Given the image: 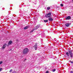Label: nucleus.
I'll use <instances>...</instances> for the list:
<instances>
[{"instance_id":"nucleus-3","label":"nucleus","mask_w":73,"mask_h":73,"mask_svg":"<svg viewBox=\"0 0 73 73\" xmlns=\"http://www.w3.org/2000/svg\"><path fill=\"white\" fill-rule=\"evenodd\" d=\"M68 52L69 53V54L70 56L71 57H73V53H72V51L70 50L68 51Z\"/></svg>"},{"instance_id":"nucleus-15","label":"nucleus","mask_w":73,"mask_h":73,"mask_svg":"<svg viewBox=\"0 0 73 73\" xmlns=\"http://www.w3.org/2000/svg\"><path fill=\"white\" fill-rule=\"evenodd\" d=\"M52 72H55V71H56V69H53L52 70Z\"/></svg>"},{"instance_id":"nucleus-14","label":"nucleus","mask_w":73,"mask_h":73,"mask_svg":"<svg viewBox=\"0 0 73 73\" xmlns=\"http://www.w3.org/2000/svg\"><path fill=\"white\" fill-rule=\"evenodd\" d=\"M34 31H35V30L34 29H33L32 30L30 31V33H32V32H33Z\"/></svg>"},{"instance_id":"nucleus-20","label":"nucleus","mask_w":73,"mask_h":73,"mask_svg":"<svg viewBox=\"0 0 73 73\" xmlns=\"http://www.w3.org/2000/svg\"><path fill=\"white\" fill-rule=\"evenodd\" d=\"M1 70H2V68H0V72H1Z\"/></svg>"},{"instance_id":"nucleus-27","label":"nucleus","mask_w":73,"mask_h":73,"mask_svg":"<svg viewBox=\"0 0 73 73\" xmlns=\"http://www.w3.org/2000/svg\"><path fill=\"white\" fill-rule=\"evenodd\" d=\"M17 41H18V40H17Z\"/></svg>"},{"instance_id":"nucleus-13","label":"nucleus","mask_w":73,"mask_h":73,"mask_svg":"<svg viewBox=\"0 0 73 73\" xmlns=\"http://www.w3.org/2000/svg\"><path fill=\"white\" fill-rule=\"evenodd\" d=\"M44 23H47L48 21V20H44Z\"/></svg>"},{"instance_id":"nucleus-10","label":"nucleus","mask_w":73,"mask_h":73,"mask_svg":"<svg viewBox=\"0 0 73 73\" xmlns=\"http://www.w3.org/2000/svg\"><path fill=\"white\" fill-rule=\"evenodd\" d=\"M12 43H13V42H12V40L9 41V45L12 44Z\"/></svg>"},{"instance_id":"nucleus-19","label":"nucleus","mask_w":73,"mask_h":73,"mask_svg":"<svg viewBox=\"0 0 73 73\" xmlns=\"http://www.w3.org/2000/svg\"><path fill=\"white\" fill-rule=\"evenodd\" d=\"M46 73H49V71L48 70L46 72Z\"/></svg>"},{"instance_id":"nucleus-22","label":"nucleus","mask_w":73,"mask_h":73,"mask_svg":"<svg viewBox=\"0 0 73 73\" xmlns=\"http://www.w3.org/2000/svg\"><path fill=\"white\" fill-rule=\"evenodd\" d=\"M70 62H71V63L72 64H73V61H70Z\"/></svg>"},{"instance_id":"nucleus-18","label":"nucleus","mask_w":73,"mask_h":73,"mask_svg":"<svg viewBox=\"0 0 73 73\" xmlns=\"http://www.w3.org/2000/svg\"><path fill=\"white\" fill-rule=\"evenodd\" d=\"M2 63H3V61H1L0 62V65L1 64H2Z\"/></svg>"},{"instance_id":"nucleus-11","label":"nucleus","mask_w":73,"mask_h":73,"mask_svg":"<svg viewBox=\"0 0 73 73\" xmlns=\"http://www.w3.org/2000/svg\"><path fill=\"white\" fill-rule=\"evenodd\" d=\"M66 55H67V57H69V53L68 52H66Z\"/></svg>"},{"instance_id":"nucleus-1","label":"nucleus","mask_w":73,"mask_h":73,"mask_svg":"<svg viewBox=\"0 0 73 73\" xmlns=\"http://www.w3.org/2000/svg\"><path fill=\"white\" fill-rule=\"evenodd\" d=\"M29 52V49H28V48H26L23 50V53L24 54H27Z\"/></svg>"},{"instance_id":"nucleus-17","label":"nucleus","mask_w":73,"mask_h":73,"mask_svg":"<svg viewBox=\"0 0 73 73\" xmlns=\"http://www.w3.org/2000/svg\"><path fill=\"white\" fill-rule=\"evenodd\" d=\"M60 5L61 7H63L64 6V5L62 4H60Z\"/></svg>"},{"instance_id":"nucleus-6","label":"nucleus","mask_w":73,"mask_h":73,"mask_svg":"<svg viewBox=\"0 0 73 73\" xmlns=\"http://www.w3.org/2000/svg\"><path fill=\"white\" fill-rule=\"evenodd\" d=\"M7 46V44H4L2 47V49H5L6 46Z\"/></svg>"},{"instance_id":"nucleus-12","label":"nucleus","mask_w":73,"mask_h":73,"mask_svg":"<svg viewBox=\"0 0 73 73\" xmlns=\"http://www.w3.org/2000/svg\"><path fill=\"white\" fill-rule=\"evenodd\" d=\"M28 28H29V27L28 26L24 28V29H28Z\"/></svg>"},{"instance_id":"nucleus-25","label":"nucleus","mask_w":73,"mask_h":73,"mask_svg":"<svg viewBox=\"0 0 73 73\" xmlns=\"http://www.w3.org/2000/svg\"><path fill=\"white\" fill-rule=\"evenodd\" d=\"M69 61V62H70V61H71L70 60V61Z\"/></svg>"},{"instance_id":"nucleus-28","label":"nucleus","mask_w":73,"mask_h":73,"mask_svg":"<svg viewBox=\"0 0 73 73\" xmlns=\"http://www.w3.org/2000/svg\"><path fill=\"white\" fill-rule=\"evenodd\" d=\"M25 60H26V59H25Z\"/></svg>"},{"instance_id":"nucleus-7","label":"nucleus","mask_w":73,"mask_h":73,"mask_svg":"<svg viewBox=\"0 0 73 73\" xmlns=\"http://www.w3.org/2000/svg\"><path fill=\"white\" fill-rule=\"evenodd\" d=\"M71 19V17L70 16H68L66 18V20H69Z\"/></svg>"},{"instance_id":"nucleus-16","label":"nucleus","mask_w":73,"mask_h":73,"mask_svg":"<svg viewBox=\"0 0 73 73\" xmlns=\"http://www.w3.org/2000/svg\"><path fill=\"white\" fill-rule=\"evenodd\" d=\"M50 9V7H49L47 8V10H49Z\"/></svg>"},{"instance_id":"nucleus-21","label":"nucleus","mask_w":73,"mask_h":73,"mask_svg":"<svg viewBox=\"0 0 73 73\" xmlns=\"http://www.w3.org/2000/svg\"><path fill=\"white\" fill-rule=\"evenodd\" d=\"M12 71V70L11 69L10 71H9V72H11Z\"/></svg>"},{"instance_id":"nucleus-26","label":"nucleus","mask_w":73,"mask_h":73,"mask_svg":"<svg viewBox=\"0 0 73 73\" xmlns=\"http://www.w3.org/2000/svg\"><path fill=\"white\" fill-rule=\"evenodd\" d=\"M10 50H12V49Z\"/></svg>"},{"instance_id":"nucleus-8","label":"nucleus","mask_w":73,"mask_h":73,"mask_svg":"<svg viewBox=\"0 0 73 73\" xmlns=\"http://www.w3.org/2000/svg\"><path fill=\"white\" fill-rule=\"evenodd\" d=\"M48 20L49 21H53V19H52V18L51 17H50L48 19Z\"/></svg>"},{"instance_id":"nucleus-5","label":"nucleus","mask_w":73,"mask_h":73,"mask_svg":"<svg viewBox=\"0 0 73 73\" xmlns=\"http://www.w3.org/2000/svg\"><path fill=\"white\" fill-rule=\"evenodd\" d=\"M70 25V23H66L65 24V26L66 27H69Z\"/></svg>"},{"instance_id":"nucleus-2","label":"nucleus","mask_w":73,"mask_h":73,"mask_svg":"<svg viewBox=\"0 0 73 73\" xmlns=\"http://www.w3.org/2000/svg\"><path fill=\"white\" fill-rule=\"evenodd\" d=\"M51 13H49L46 14L45 15V17H47V18H50L51 17Z\"/></svg>"},{"instance_id":"nucleus-29","label":"nucleus","mask_w":73,"mask_h":73,"mask_svg":"<svg viewBox=\"0 0 73 73\" xmlns=\"http://www.w3.org/2000/svg\"><path fill=\"white\" fill-rule=\"evenodd\" d=\"M56 50H57V48H56Z\"/></svg>"},{"instance_id":"nucleus-23","label":"nucleus","mask_w":73,"mask_h":73,"mask_svg":"<svg viewBox=\"0 0 73 73\" xmlns=\"http://www.w3.org/2000/svg\"><path fill=\"white\" fill-rule=\"evenodd\" d=\"M70 73H73V71H71Z\"/></svg>"},{"instance_id":"nucleus-4","label":"nucleus","mask_w":73,"mask_h":73,"mask_svg":"<svg viewBox=\"0 0 73 73\" xmlns=\"http://www.w3.org/2000/svg\"><path fill=\"white\" fill-rule=\"evenodd\" d=\"M38 45V44H37V43H36L35 44V45H34L33 46V48H34V49L36 50H37V46Z\"/></svg>"},{"instance_id":"nucleus-9","label":"nucleus","mask_w":73,"mask_h":73,"mask_svg":"<svg viewBox=\"0 0 73 73\" xmlns=\"http://www.w3.org/2000/svg\"><path fill=\"white\" fill-rule=\"evenodd\" d=\"M38 28V26H36L35 27V28L34 29H35V30H37V29Z\"/></svg>"},{"instance_id":"nucleus-24","label":"nucleus","mask_w":73,"mask_h":73,"mask_svg":"<svg viewBox=\"0 0 73 73\" xmlns=\"http://www.w3.org/2000/svg\"><path fill=\"white\" fill-rule=\"evenodd\" d=\"M8 44L9 45V42L8 43Z\"/></svg>"}]
</instances>
